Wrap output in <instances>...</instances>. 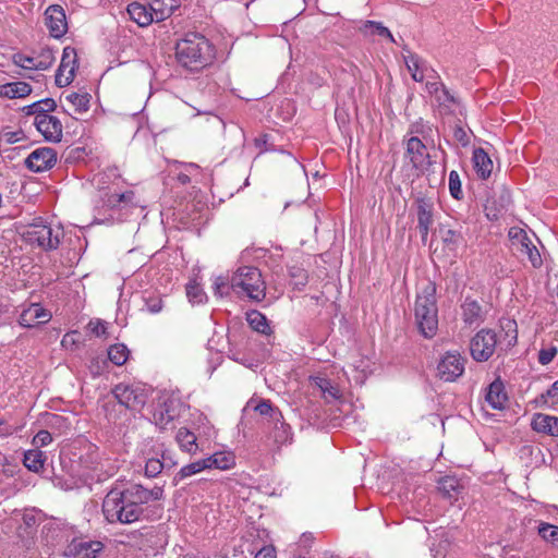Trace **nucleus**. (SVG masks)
<instances>
[{"instance_id": "7c9ffc66", "label": "nucleus", "mask_w": 558, "mask_h": 558, "mask_svg": "<svg viewBox=\"0 0 558 558\" xmlns=\"http://www.w3.org/2000/svg\"><path fill=\"white\" fill-rule=\"evenodd\" d=\"M404 62L408 70L411 72V76L415 82H422L424 80L425 62L415 53L409 52L404 56Z\"/></svg>"}, {"instance_id": "052dcab7", "label": "nucleus", "mask_w": 558, "mask_h": 558, "mask_svg": "<svg viewBox=\"0 0 558 558\" xmlns=\"http://www.w3.org/2000/svg\"><path fill=\"white\" fill-rule=\"evenodd\" d=\"M88 327L90 331L97 337L104 336L107 332L106 324L99 319L90 320Z\"/></svg>"}, {"instance_id": "b1692460", "label": "nucleus", "mask_w": 558, "mask_h": 558, "mask_svg": "<svg viewBox=\"0 0 558 558\" xmlns=\"http://www.w3.org/2000/svg\"><path fill=\"white\" fill-rule=\"evenodd\" d=\"M150 10L155 13L156 22L165 21L180 8L181 0H153Z\"/></svg>"}, {"instance_id": "680f3d73", "label": "nucleus", "mask_w": 558, "mask_h": 558, "mask_svg": "<svg viewBox=\"0 0 558 558\" xmlns=\"http://www.w3.org/2000/svg\"><path fill=\"white\" fill-rule=\"evenodd\" d=\"M509 238L512 240H517L520 245L529 240L525 231L520 228H511L509 230Z\"/></svg>"}, {"instance_id": "c03bdc74", "label": "nucleus", "mask_w": 558, "mask_h": 558, "mask_svg": "<svg viewBox=\"0 0 558 558\" xmlns=\"http://www.w3.org/2000/svg\"><path fill=\"white\" fill-rule=\"evenodd\" d=\"M34 58L36 61L35 70H47L53 64L56 60L54 51L48 47L41 49L39 54Z\"/></svg>"}, {"instance_id": "cd10ccee", "label": "nucleus", "mask_w": 558, "mask_h": 558, "mask_svg": "<svg viewBox=\"0 0 558 558\" xmlns=\"http://www.w3.org/2000/svg\"><path fill=\"white\" fill-rule=\"evenodd\" d=\"M474 169L481 179H487L493 170V161L483 148L473 151Z\"/></svg>"}, {"instance_id": "4c0bfd02", "label": "nucleus", "mask_w": 558, "mask_h": 558, "mask_svg": "<svg viewBox=\"0 0 558 558\" xmlns=\"http://www.w3.org/2000/svg\"><path fill=\"white\" fill-rule=\"evenodd\" d=\"M130 351L123 343L110 345L108 349V359L117 366L123 365L129 359Z\"/></svg>"}, {"instance_id": "5701e85b", "label": "nucleus", "mask_w": 558, "mask_h": 558, "mask_svg": "<svg viewBox=\"0 0 558 558\" xmlns=\"http://www.w3.org/2000/svg\"><path fill=\"white\" fill-rule=\"evenodd\" d=\"M254 411L264 418L265 428H268L271 423H280L283 416L281 411L277 407H274L268 399H260L254 407Z\"/></svg>"}, {"instance_id": "ea45409f", "label": "nucleus", "mask_w": 558, "mask_h": 558, "mask_svg": "<svg viewBox=\"0 0 558 558\" xmlns=\"http://www.w3.org/2000/svg\"><path fill=\"white\" fill-rule=\"evenodd\" d=\"M520 253L526 255L533 267L537 268L542 266L543 260L541 254L536 246L531 243L530 239L520 245Z\"/></svg>"}, {"instance_id": "58836bf2", "label": "nucleus", "mask_w": 558, "mask_h": 558, "mask_svg": "<svg viewBox=\"0 0 558 558\" xmlns=\"http://www.w3.org/2000/svg\"><path fill=\"white\" fill-rule=\"evenodd\" d=\"M314 385L319 388L325 398H339V390L332 385L330 379L326 377L315 376L312 377Z\"/></svg>"}, {"instance_id": "72a5a7b5", "label": "nucleus", "mask_w": 558, "mask_h": 558, "mask_svg": "<svg viewBox=\"0 0 558 558\" xmlns=\"http://www.w3.org/2000/svg\"><path fill=\"white\" fill-rule=\"evenodd\" d=\"M208 465L209 464H207L206 459H201V460H197L195 462H192V463H189V464L182 466L180 469V471L174 475L173 484L178 485L180 481H182L189 476H192L196 473H199L204 470H207Z\"/></svg>"}, {"instance_id": "4468645a", "label": "nucleus", "mask_w": 558, "mask_h": 558, "mask_svg": "<svg viewBox=\"0 0 558 558\" xmlns=\"http://www.w3.org/2000/svg\"><path fill=\"white\" fill-rule=\"evenodd\" d=\"M179 415L180 402L177 399L168 398L155 408L153 421L160 429H167Z\"/></svg>"}, {"instance_id": "7ed1b4c3", "label": "nucleus", "mask_w": 558, "mask_h": 558, "mask_svg": "<svg viewBox=\"0 0 558 558\" xmlns=\"http://www.w3.org/2000/svg\"><path fill=\"white\" fill-rule=\"evenodd\" d=\"M414 317L418 332L426 339H432L438 330L437 287L432 280H426L416 293Z\"/></svg>"}, {"instance_id": "37998d69", "label": "nucleus", "mask_w": 558, "mask_h": 558, "mask_svg": "<svg viewBox=\"0 0 558 558\" xmlns=\"http://www.w3.org/2000/svg\"><path fill=\"white\" fill-rule=\"evenodd\" d=\"M495 201H493L492 203H488L486 206H485V211H486V217L490 220V221H496L499 219L500 215H501V209H504L509 203H510V195L509 193L505 192L501 196H500V207L501 208H497L495 207Z\"/></svg>"}, {"instance_id": "de8ad7c7", "label": "nucleus", "mask_w": 558, "mask_h": 558, "mask_svg": "<svg viewBox=\"0 0 558 558\" xmlns=\"http://www.w3.org/2000/svg\"><path fill=\"white\" fill-rule=\"evenodd\" d=\"M449 192L450 195L460 201L463 198L462 184L459 173L456 170L450 171L449 173Z\"/></svg>"}, {"instance_id": "338daca9", "label": "nucleus", "mask_w": 558, "mask_h": 558, "mask_svg": "<svg viewBox=\"0 0 558 558\" xmlns=\"http://www.w3.org/2000/svg\"><path fill=\"white\" fill-rule=\"evenodd\" d=\"M135 198V193L133 191H126L124 193H120L118 195V199L120 201V204H133Z\"/></svg>"}, {"instance_id": "09e8293b", "label": "nucleus", "mask_w": 558, "mask_h": 558, "mask_svg": "<svg viewBox=\"0 0 558 558\" xmlns=\"http://www.w3.org/2000/svg\"><path fill=\"white\" fill-rule=\"evenodd\" d=\"M459 487L458 481L453 477H446L439 482V490L448 498H453Z\"/></svg>"}, {"instance_id": "f03ea898", "label": "nucleus", "mask_w": 558, "mask_h": 558, "mask_svg": "<svg viewBox=\"0 0 558 558\" xmlns=\"http://www.w3.org/2000/svg\"><path fill=\"white\" fill-rule=\"evenodd\" d=\"M215 57V47L199 33H187L175 44L177 61L187 71H202L214 62Z\"/></svg>"}, {"instance_id": "2eb2a0df", "label": "nucleus", "mask_w": 558, "mask_h": 558, "mask_svg": "<svg viewBox=\"0 0 558 558\" xmlns=\"http://www.w3.org/2000/svg\"><path fill=\"white\" fill-rule=\"evenodd\" d=\"M45 24L50 36L61 38L68 32L65 12L59 4L49 5L45 11Z\"/></svg>"}, {"instance_id": "6e6552de", "label": "nucleus", "mask_w": 558, "mask_h": 558, "mask_svg": "<svg viewBox=\"0 0 558 558\" xmlns=\"http://www.w3.org/2000/svg\"><path fill=\"white\" fill-rule=\"evenodd\" d=\"M466 359L459 352H446L437 365V376L444 381H454L464 373Z\"/></svg>"}, {"instance_id": "f8f14e48", "label": "nucleus", "mask_w": 558, "mask_h": 558, "mask_svg": "<svg viewBox=\"0 0 558 558\" xmlns=\"http://www.w3.org/2000/svg\"><path fill=\"white\" fill-rule=\"evenodd\" d=\"M438 234L444 247L456 253L460 247L466 246V240L462 232V226L458 222H442L438 226Z\"/></svg>"}, {"instance_id": "8fccbe9b", "label": "nucleus", "mask_w": 558, "mask_h": 558, "mask_svg": "<svg viewBox=\"0 0 558 558\" xmlns=\"http://www.w3.org/2000/svg\"><path fill=\"white\" fill-rule=\"evenodd\" d=\"M144 304L146 311L150 314H158L163 307V301L159 295L145 296Z\"/></svg>"}, {"instance_id": "0eeeda50", "label": "nucleus", "mask_w": 558, "mask_h": 558, "mask_svg": "<svg viewBox=\"0 0 558 558\" xmlns=\"http://www.w3.org/2000/svg\"><path fill=\"white\" fill-rule=\"evenodd\" d=\"M502 344L492 329H482L471 339L470 352L476 362H486L494 354L497 344Z\"/></svg>"}, {"instance_id": "f257e3e1", "label": "nucleus", "mask_w": 558, "mask_h": 558, "mask_svg": "<svg viewBox=\"0 0 558 558\" xmlns=\"http://www.w3.org/2000/svg\"><path fill=\"white\" fill-rule=\"evenodd\" d=\"M163 499V487L155 485L146 488L142 484L119 485L118 482L106 494L101 510L110 523L131 524L144 515V505Z\"/></svg>"}, {"instance_id": "9b49d317", "label": "nucleus", "mask_w": 558, "mask_h": 558, "mask_svg": "<svg viewBox=\"0 0 558 558\" xmlns=\"http://www.w3.org/2000/svg\"><path fill=\"white\" fill-rule=\"evenodd\" d=\"M405 157L416 170H423L432 165L427 147L417 136H411L405 141Z\"/></svg>"}, {"instance_id": "39448f33", "label": "nucleus", "mask_w": 558, "mask_h": 558, "mask_svg": "<svg viewBox=\"0 0 558 558\" xmlns=\"http://www.w3.org/2000/svg\"><path fill=\"white\" fill-rule=\"evenodd\" d=\"M64 232L60 227H52L46 223H33L24 233L25 241L31 245L48 252L59 247Z\"/></svg>"}, {"instance_id": "9d476101", "label": "nucleus", "mask_w": 558, "mask_h": 558, "mask_svg": "<svg viewBox=\"0 0 558 558\" xmlns=\"http://www.w3.org/2000/svg\"><path fill=\"white\" fill-rule=\"evenodd\" d=\"M105 548L100 541L73 538L65 548V556L72 558H96Z\"/></svg>"}, {"instance_id": "bb28decb", "label": "nucleus", "mask_w": 558, "mask_h": 558, "mask_svg": "<svg viewBox=\"0 0 558 558\" xmlns=\"http://www.w3.org/2000/svg\"><path fill=\"white\" fill-rule=\"evenodd\" d=\"M175 440L180 449L189 454H195L199 451L197 437L193 432L185 427L179 428L175 435Z\"/></svg>"}, {"instance_id": "a878e982", "label": "nucleus", "mask_w": 558, "mask_h": 558, "mask_svg": "<svg viewBox=\"0 0 558 558\" xmlns=\"http://www.w3.org/2000/svg\"><path fill=\"white\" fill-rule=\"evenodd\" d=\"M32 93V86L26 82H12L0 85V97L23 98Z\"/></svg>"}, {"instance_id": "49530a36", "label": "nucleus", "mask_w": 558, "mask_h": 558, "mask_svg": "<svg viewBox=\"0 0 558 558\" xmlns=\"http://www.w3.org/2000/svg\"><path fill=\"white\" fill-rule=\"evenodd\" d=\"M501 328L505 331L506 348L509 349L517 343L518 330L517 323L511 319H507L501 324Z\"/></svg>"}, {"instance_id": "dca6fc26", "label": "nucleus", "mask_w": 558, "mask_h": 558, "mask_svg": "<svg viewBox=\"0 0 558 558\" xmlns=\"http://www.w3.org/2000/svg\"><path fill=\"white\" fill-rule=\"evenodd\" d=\"M34 124L44 138L51 143H59L62 140V123L50 114H39L35 117Z\"/></svg>"}, {"instance_id": "6ab92c4d", "label": "nucleus", "mask_w": 558, "mask_h": 558, "mask_svg": "<svg viewBox=\"0 0 558 558\" xmlns=\"http://www.w3.org/2000/svg\"><path fill=\"white\" fill-rule=\"evenodd\" d=\"M531 427L534 432L558 437V417L544 413H535L531 421Z\"/></svg>"}, {"instance_id": "e2e57ef3", "label": "nucleus", "mask_w": 558, "mask_h": 558, "mask_svg": "<svg viewBox=\"0 0 558 558\" xmlns=\"http://www.w3.org/2000/svg\"><path fill=\"white\" fill-rule=\"evenodd\" d=\"M254 558H276V549L274 546H264L260 548Z\"/></svg>"}, {"instance_id": "c756f323", "label": "nucleus", "mask_w": 558, "mask_h": 558, "mask_svg": "<svg viewBox=\"0 0 558 558\" xmlns=\"http://www.w3.org/2000/svg\"><path fill=\"white\" fill-rule=\"evenodd\" d=\"M47 457L46 453L39 449L28 450L24 453L23 464L29 471L39 472L44 469Z\"/></svg>"}, {"instance_id": "bf43d9fd", "label": "nucleus", "mask_w": 558, "mask_h": 558, "mask_svg": "<svg viewBox=\"0 0 558 558\" xmlns=\"http://www.w3.org/2000/svg\"><path fill=\"white\" fill-rule=\"evenodd\" d=\"M436 99L439 102V105H444V106H447L448 104L456 102L454 96L452 94H450V92L446 88L445 85L441 86V90L437 95Z\"/></svg>"}, {"instance_id": "4d7b16f0", "label": "nucleus", "mask_w": 558, "mask_h": 558, "mask_svg": "<svg viewBox=\"0 0 558 558\" xmlns=\"http://www.w3.org/2000/svg\"><path fill=\"white\" fill-rule=\"evenodd\" d=\"M230 286V280L228 278L219 276L215 279L214 282V292L218 296H222L227 291H225Z\"/></svg>"}, {"instance_id": "f3484780", "label": "nucleus", "mask_w": 558, "mask_h": 558, "mask_svg": "<svg viewBox=\"0 0 558 558\" xmlns=\"http://www.w3.org/2000/svg\"><path fill=\"white\" fill-rule=\"evenodd\" d=\"M51 314L38 303H32L28 307L24 308L19 317L21 326L33 328L40 324L49 322Z\"/></svg>"}, {"instance_id": "69168bd1", "label": "nucleus", "mask_w": 558, "mask_h": 558, "mask_svg": "<svg viewBox=\"0 0 558 558\" xmlns=\"http://www.w3.org/2000/svg\"><path fill=\"white\" fill-rule=\"evenodd\" d=\"M441 86H444V84L438 81H428L425 85V88L430 95H435L437 97V95L441 90Z\"/></svg>"}, {"instance_id": "ddd939ff", "label": "nucleus", "mask_w": 558, "mask_h": 558, "mask_svg": "<svg viewBox=\"0 0 558 558\" xmlns=\"http://www.w3.org/2000/svg\"><path fill=\"white\" fill-rule=\"evenodd\" d=\"M24 163L36 173L49 170L57 163V151L51 147L37 148L28 155Z\"/></svg>"}, {"instance_id": "c9c22d12", "label": "nucleus", "mask_w": 558, "mask_h": 558, "mask_svg": "<svg viewBox=\"0 0 558 558\" xmlns=\"http://www.w3.org/2000/svg\"><path fill=\"white\" fill-rule=\"evenodd\" d=\"M65 99L75 107V112L84 113L89 110L92 96L88 93H71L65 96Z\"/></svg>"}, {"instance_id": "2f4dec72", "label": "nucleus", "mask_w": 558, "mask_h": 558, "mask_svg": "<svg viewBox=\"0 0 558 558\" xmlns=\"http://www.w3.org/2000/svg\"><path fill=\"white\" fill-rule=\"evenodd\" d=\"M532 403L536 408H550L558 404V379L545 392L537 396Z\"/></svg>"}, {"instance_id": "e433bc0d", "label": "nucleus", "mask_w": 558, "mask_h": 558, "mask_svg": "<svg viewBox=\"0 0 558 558\" xmlns=\"http://www.w3.org/2000/svg\"><path fill=\"white\" fill-rule=\"evenodd\" d=\"M361 31L366 35H377L380 37H386L390 41H395L390 31L387 27H385L380 22L365 21L361 26Z\"/></svg>"}, {"instance_id": "a19ab883", "label": "nucleus", "mask_w": 558, "mask_h": 558, "mask_svg": "<svg viewBox=\"0 0 558 558\" xmlns=\"http://www.w3.org/2000/svg\"><path fill=\"white\" fill-rule=\"evenodd\" d=\"M538 535L553 546L558 548V526L550 523L542 522L538 525Z\"/></svg>"}, {"instance_id": "412c9836", "label": "nucleus", "mask_w": 558, "mask_h": 558, "mask_svg": "<svg viewBox=\"0 0 558 558\" xmlns=\"http://www.w3.org/2000/svg\"><path fill=\"white\" fill-rule=\"evenodd\" d=\"M485 400L494 410H502L505 408L508 396L505 385L499 377L488 386Z\"/></svg>"}, {"instance_id": "3c124183", "label": "nucleus", "mask_w": 558, "mask_h": 558, "mask_svg": "<svg viewBox=\"0 0 558 558\" xmlns=\"http://www.w3.org/2000/svg\"><path fill=\"white\" fill-rule=\"evenodd\" d=\"M186 295L191 302L202 303L203 299L205 296V293L203 292L202 288L197 283L190 282L186 284Z\"/></svg>"}, {"instance_id": "20e7f679", "label": "nucleus", "mask_w": 558, "mask_h": 558, "mask_svg": "<svg viewBox=\"0 0 558 558\" xmlns=\"http://www.w3.org/2000/svg\"><path fill=\"white\" fill-rule=\"evenodd\" d=\"M230 288L255 302H260L266 296V283L260 270L254 266L238 268L230 279Z\"/></svg>"}, {"instance_id": "774afa93", "label": "nucleus", "mask_w": 558, "mask_h": 558, "mask_svg": "<svg viewBox=\"0 0 558 558\" xmlns=\"http://www.w3.org/2000/svg\"><path fill=\"white\" fill-rule=\"evenodd\" d=\"M14 427L5 421L0 420V437H7L14 433Z\"/></svg>"}, {"instance_id": "f704fd0d", "label": "nucleus", "mask_w": 558, "mask_h": 558, "mask_svg": "<svg viewBox=\"0 0 558 558\" xmlns=\"http://www.w3.org/2000/svg\"><path fill=\"white\" fill-rule=\"evenodd\" d=\"M208 469L229 470L234 465V457L231 453L216 452L207 458Z\"/></svg>"}, {"instance_id": "864d4df0", "label": "nucleus", "mask_w": 558, "mask_h": 558, "mask_svg": "<svg viewBox=\"0 0 558 558\" xmlns=\"http://www.w3.org/2000/svg\"><path fill=\"white\" fill-rule=\"evenodd\" d=\"M557 353H558V349L556 347L541 349L538 352V362L542 365H547L555 359Z\"/></svg>"}, {"instance_id": "79ce46f5", "label": "nucleus", "mask_w": 558, "mask_h": 558, "mask_svg": "<svg viewBox=\"0 0 558 558\" xmlns=\"http://www.w3.org/2000/svg\"><path fill=\"white\" fill-rule=\"evenodd\" d=\"M289 276L291 278V283L293 284L294 289L301 291L308 281V275L305 269L292 266L289 268Z\"/></svg>"}, {"instance_id": "4be33fe9", "label": "nucleus", "mask_w": 558, "mask_h": 558, "mask_svg": "<svg viewBox=\"0 0 558 558\" xmlns=\"http://www.w3.org/2000/svg\"><path fill=\"white\" fill-rule=\"evenodd\" d=\"M128 13L130 19L134 21L138 26L145 27L150 25L155 20V13L148 7L138 2H132L128 5Z\"/></svg>"}, {"instance_id": "a211bd4d", "label": "nucleus", "mask_w": 558, "mask_h": 558, "mask_svg": "<svg viewBox=\"0 0 558 558\" xmlns=\"http://www.w3.org/2000/svg\"><path fill=\"white\" fill-rule=\"evenodd\" d=\"M433 208L434 205L428 198L418 197L416 199L417 229L423 242L427 240L429 228L433 223Z\"/></svg>"}, {"instance_id": "603ef678", "label": "nucleus", "mask_w": 558, "mask_h": 558, "mask_svg": "<svg viewBox=\"0 0 558 558\" xmlns=\"http://www.w3.org/2000/svg\"><path fill=\"white\" fill-rule=\"evenodd\" d=\"M35 58L28 57L23 53H15L13 56V63L26 70H35Z\"/></svg>"}, {"instance_id": "1a4fd4ad", "label": "nucleus", "mask_w": 558, "mask_h": 558, "mask_svg": "<svg viewBox=\"0 0 558 558\" xmlns=\"http://www.w3.org/2000/svg\"><path fill=\"white\" fill-rule=\"evenodd\" d=\"M76 68V50L71 46H66L63 49L61 62L56 73V85L58 87L70 85L74 80Z\"/></svg>"}, {"instance_id": "6e6d98bb", "label": "nucleus", "mask_w": 558, "mask_h": 558, "mask_svg": "<svg viewBox=\"0 0 558 558\" xmlns=\"http://www.w3.org/2000/svg\"><path fill=\"white\" fill-rule=\"evenodd\" d=\"M52 441V436L48 430L41 429L39 430L33 438V444L35 446H47Z\"/></svg>"}, {"instance_id": "a18cd8bd", "label": "nucleus", "mask_w": 558, "mask_h": 558, "mask_svg": "<svg viewBox=\"0 0 558 558\" xmlns=\"http://www.w3.org/2000/svg\"><path fill=\"white\" fill-rule=\"evenodd\" d=\"M167 459L166 452L162 453V461L155 458L148 459L145 464V475L147 477H156L167 465Z\"/></svg>"}, {"instance_id": "393cba45", "label": "nucleus", "mask_w": 558, "mask_h": 558, "mask_svg": "<svg viewBox=\"0 0 558 558\" xmlns=\"http://www.w3.org/2000/svg\"><path fill=\"white\" fill-rule=\"evenodd\" d=\"M462 319L468 325L480 324L484 320L482 306L475 300L466 298L461 305Z\"/></svg>"}, {"instance_id": "473e14b6", "label": "nucleus", "mask_w": 558, "mask_h": 558, "mask_svg": "<svg viewBox=\"0 0 558 558\" xmlns=\"http://www.w3.org/2000/svg\"><path fill=\"white\" fill-rule=\"evenodd\" d=\"M246 320L250 327L259 333L269 335L271 331L266 316L256 310L246 313Z\"/></svg>"}, {"instance_id": "423d86ee", "label": "nucleus", "mask_w": 558, "mask_h": 558, "mask_svg": "<svg viewBox=\"0 0 558 558\" xmlns=\"http://www.w3.org/2000/svg\"><path fill=\"white\" fill-rule=\"evenodd\" d=\"M112 393L121 405L133 411L142 410L148 399L147 390L140 384L120 383L114 386Z\"/></svg>"}, {"instance_id": "0e129e2a", "label": "nucleus", "mask_w": 558, "mask_h": 558, "mask_svg": "<svg viewBox=\"0 0 558 558\" xmlns=\"http://www.w3.org/2000/svg\"><path fill=\"white\" fill-rule=\"evenodd\" d=\"M270 138L269 134H263L259 137L255 138V146L263 150H271L272 148L268 147V141Z\"/></svg>"}, {"instance_id": "c85d7f7f", "label": "nucleus", "mask_w": 558, "mask_h": 558, "mask_svg": "<svg viewBox=\"0 0 558 558\" xmlns=\"http://www.w3.org/2000/svg\"><path fill=\"white\" fill-rule=\"evenodd\" d=\"M57 108V102L52 98H44L38 101H35L28 106L23 107L22 111L26 116H35L39 114H49V112L54 111Z\"/></svg>"}, {"instance_id": "5fc2aeb1", "label": "nucleus", "mask_w": 558, "mask_h": 558, "mask_svg": "<svg viewBox=\"0 0 558 558\" xmlns=\"http://www.w3.org/2000/svg\"><path fill=\"white\" fill-rule=\"evenodd\" d=\"M432 131V129L424 124L423 120L420 119L418 121L412 123L409 129V134H417L422 135L424 138L426 135Z\"/></svg>"}, {"instance_id": "aec40b11", "label": "nucleus", "mask_w": 558, "mask_h": 558, "mask_svg": "<svg viewBox=\"0 0 558 558\" xmlns=\"http://www.w3.org/2000/svg\"><path fill=\"white\" fill-rule=\"evenodd\" d=\"M267 429V438L272 441V445L277 448H280L282 445L290 444L292 441V430L291 426L286 423L283 417L280 423H271V425L266 428Z\"/></svg>"}, {"instance_id": "13d9d810", "label": "nucleus", "mask_w": 558, "mask_h": 558, "mask_svg": "<svg viewBox=\"0 0 558 558\" xmlns=\"http://www.w3.org/2000/svg\"><path fill=\"white\" fill-rule=\"evenodd\" d=\"M453 137L458 141L463 147L470 144V136L468 132L460 125H456L453 130Z\"/></svg>"}]
</instances>
